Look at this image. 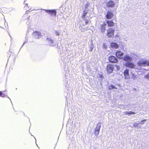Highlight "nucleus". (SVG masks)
<instances>
[{
	"mask_svg": "<svg viewBox=\"0 0 149 149\" xmlns=\"http://www.w3.org/2000/svg\"><path fill=\"white\" fill-rule=\"evenodd\" d=\"M113 16V13L111 10L108 11L105 15L106 18L108 19H111Z\"/></svg>",
	"mask_w": 149,
	"mask_h": 149,
	"instance_id": "nucleus-8",
	"label": "nucleus"
},
{
	"mask_svg": "<svg viewBox=\"0 0 149 149\" xmlns=\"http://www.w3.org/2000/svg\"><path fill=\"white\" fill-rule=\"evenodd\" d=\"M124 53L123 52L118 50L116 52L115 55L118 58L120 59H123Z\"/></svg>",
	"mask_w": 149,
	"mask_h": 149,
	"instance_id": "nucleus-3",
	"label": "nucleus"
},
{
	"mask_svg": "<svg viewBox=\"0 0 149 149\" xmlns=\"http://www.w3.org/2000/svg\"><path fill=\"white\" fill-rule=\"evenodd\" d=\"M146 120H142L141 121V122H143V121H146Z\"/></svg>",
	"mask_w": 149,
	"mask_h": 149,
	"instance_id": "nucleus-26",
	"label": "nucleus"
},
{
	"mask_svg": "<svg viewBox=\"0 0 149 149\" xmlns=\"http://www.w3.org/2000/svg\"><path fill=\"white\" fill-rule=\"evenodd\" d=\"M107 24L105 22H103V24L100 25V29L102 33H104L106 30V26Z\"/></svg>",
	"mask_w": 149,
	"mask_h": 149,
	"instance_id": "nucleus-10",
	"label": "nucleus"
},
{
	"mask_svg": "<svg viewBox=\"0 0 149 149\" xmlns=\"http://www.w3.org/2000/svg\"><path fill=\"white\" fill-rule=\"evenodd\" d=\"M123 59L125 61L127 62L131 61L132 60V58L129 56L128 55H126L123 57Z\"/></svg>",
	"mask_w": 149,
	"mask_h": 149,
	"instance_id": "nucleus-14",
	"label": "nucleus"
},
{
	"mask_svg": "<svg viewBox=\"0 0 149 149\" xmlns=\"http://www.w3.org/2000/svg\"><path fill=\"white\" fill-rule=\"evenodd\" d=\"M113 69L114 67L113 65L109 64L107 65L106 70L108 73H112Z\"/></svg>",
	"mask_w": 149,
	"mask_h": 149,
	"instance_id": "nucleus-7",
	"label": "nucleus"
},
{
	"mask_svg": "<svg viewBox=\"0 0 149 149\" xmlns=\"http://www.w3.org/2000/svg\"><path fill=\"white\" fill-rule=\"evenodd\" d=\"M106 22L109 27H113L116 25L112 19L108 20L106 21Z\"/></svg>",
	"mask_w": 149,
	"mask_h": 149,
	"instance_id": "nucleus-9",
	"label": "nucleus"
},
{
	"mask_svg": "<svg viewBox=\"0 0 149 149\" xmlns=\"http://www.w3.org/2000/svg\"><path fill=\"white\" fill-rule=\"evenodd\" d=\"M111 46L112 47H114L115 48H118V45L116 43L112 42L111 44Z\"/></svg>",
	"mask_w": 149,
	"mask_h": 149,
	"instance_id": "nucleus-17",
	"label": "nucleus"
},
{
	"mask_svg": "<svg viewBox=\"0 0 149 149\" xmlns=\"http://www.w3.org/2000/svg\"><path fill=\"white\" fill-rule=\"evenodd\" d=\"M145 78L149 79V73L146 74L144 77Z\"/></svg>",
	"mask_w": 149,
	"mask_h": 149,
	"instance_id": "nucleus-23",
	"label": "nucleus"
},
{
	"mask_svg": "<svg viewBox=\"0 0 149 149\" xmlns=\"http://www.w3.org/2000/svg\"><path fill=\"white\" fill-rule=\"evenodd\" d=\"M125 114L126 115H130L132 114H135V113L134 112H132L131 111H129V112H125Z\"/></svg>",
	"mask_w": 149,
	"mask_h": 149,
	"instance_id": "nucleus-20",
	"label": "nucleus"
},
{
	"mask_svg": "<svg viewBox=\"0 0 149 149\" xmlns=\"http://www.w3.org/2000/svg\"><path fill=\"white\" fill-rule=\"evenodd\" d=\"M125 65L126 67L131 69L134 68L135 66L133 63L131 62L126 63L125 64Z\"/></svg>",
	"mask_w": 149,
	"mask_h": 149,
	"instance_id": "nucleus-12",
	"label": "nucleus"
},
{
	"mask_svg": "<svg viewBox=\"0 0 149 149\" xmlns=\"http://www.w3.org/2000/svg\"><path fill=\"white\" fill-rule=\"evenodd\" d=\"M137 64L141 66H149V61L147 60H141L138 62Z\"/></svg>",
	"mask_w": 149,
	"mask_h": 149,
	"instance_id": "nucleus-1",
	"label": "nucleus"
},
{
	"mask_svg": "<svg viewBox=\"0 0 149 149\" xmlns=\"http://www.w3.org/2000/svg\"><path fill=\"white\" fill-rule=\"evenodd\" d=\"M115 5V2L111 0H109L106 3V5L108 8H113Z\"/></svg>",
	"mask_w": 149,
	"mask_h": 149,
	"instance_id": "nucleus-4",
	"label": "nucleus"
},
{
	"mask_svg": "<svg viewBox=\"0 0 149 149\" xmlns=\"http://www.w3.org/2000/svg\"><path fill=\"white\" fill-rule=\"evenodd\" d=\"M46 41L48 45L50 46H54V41L50 38H46Z\"/></svg>",
	"mask_w": 149,
	"mask_h": 149,
	"instance_id": "nucleus-13",
	"label": "nucleus"
},
{
	"mask_svg": "<svg viewBox=\"0 0 149 149\" xmlns=\"http://www.w3.org/2000/svg\"><path fill=\"white\" fill-rule=\"evenodd\" d=\"M32 34L33 36L35 38L37 39H38L41 37V35L40 32L38 31H34L33 33Z\"/></svg>",
	"mask_w": 149,
	"mask_h": 149,
	"instance_id": "nucleus-6",
	"label": "nucleus"
},
{
	"mask_svg": "<svg viewBox=\"0 0 149 149\" xmlns=\"http://www.w3.org/2000/svg\"><path fill=\"white\" fill-rule=\"evenodd\" d=\"M115 30L111 28H109L107 31V35L109 38H111L114 35Z\"/></svg>",
	"mask_w": 149,
	"mask_h": 149,
	"instance_id": "nucleus-2",
	"label": "nucleus"
},
{
	"mask_svg": "<svg viewBox=\"0 0 149 149\" xmlns=\"http://www.w3.org/2000/svg\"><path fill=\"white\" fill-rule=\"evenodd\" d=\"M108 59L110 62L113 63H116L118 61L117 58L115 56H109L108 58Z\"/></svg>",
	"mask_w": 149,
	"mask_h": 149,
	"instance_id": "nucleus-5",
	"label": "nucleus"
},
{
	"mask_svg": "<svg viewBox=\"0 0 149 149\" xmlns=\"http://www.w3.org/2000/svg\"><path fill=\"white\" fill-rule=\"evenodd\" d=\"M101 123H98L97 125V126L95 128V130L100 131V128L101 127Z\"/></svg>",
	"mask_w": 149,
	"mask_h": 149,
	"instance_id": "nucleus-18",
	"label": "nucleus"
},
{
	"mask_svg": "<svg viewBox=\"0 0 149 149\" xmlns=\"http://www.w3.org/2000/svg\"><path fill=\"white\" fill-rule=\"evenodd\" d=\"M57 35H59V34H57Z\"/></svg>",
	"mask_w": 149,
	"mask_h": 149,
	"instance_id": "nucleus-27",
	"label": "nucleus"
},
{
	"mask_svg": "<svg viewBox=\"0 0 149 149\" xmlns=\"http://www.w3.org/2000/svg\"><path fill=\"white\" fill-rule=\"evenodd\" d=\"M123 74L125 79H128L129 77V70L127 69H125L123 72Z\"/></svg>",
	"mask_w": 149,
	"mask_h": 149,
	"instance_id": "nucleus-16",
	"label": "nucleus"
},
{
	"mask_svg": "<svg viewBox=\"0 0 149 149\" xmlns=\"http://www.w3.org/2000/svg\"><path fill=\"white\" fill-rule=\"evenodd\" d=\"M88 7V4H86V6H85V8H87Z\"/></svg>",
	"mask_w": 149,
	"mask_h": 149,
	"instance_id": "nucleus-25",
	"label": "nucleus"
},
{
	"mask_svg": "<svg viewBox=\"0 0 149 149\" xmlns=\"http://www.w3.org/2000/svg\"><path fill=\"white\" fill-rule=\"evenodd\" d=\"M85 25L87 24L88 23V20H86L85 21Z\"/></svg>",
	"mask_w": 149,
	"mask_h": 149,
	"instance_id": "nucleus-24",
	"label": "nucleus"
},
{
	"mask_svg": "<svg viewBox=\"0 0 149 149\" xmlns=\"http://www.w3.org/2000/svg\"><path fill=\"white\" fill-rule=\"evenodd\" d=\"M45 11L52 16L55 17L56 15V12L55 10H46Z\"/></svg>",
	"mask_w": 149,
	"mask_h": 149,
	"instance_id": "nucleus-11",
	"label": "nucleus"
},
{
	"mask_svg": "<svg viewBox=\"0 0 149 149\" xmlns=\"http://www.w3.org/2000/svg\"><path fill=\"white\" fill-rule=\"evenodd\" d=\"M113 89H117V88L115 87V86L113 85H110L109 87V90H111Z\"/></svg>",
	"mask_w": 149,
	"mask_h": 149,
	"instance_id": "nucleus-19",
	"label": "nucleus"
},
{
	"mask_svg": "<svg viewBox=\"0 0 149 149\" xmlns=\"http://www.w3.org/2000/svg\"><path fill=\"white\" fill-rule=\"evenodd\" d=\"M100 131L95 130L94 133L96 136H97L99 133Z\"/></svg>",
	"mask_w": 149,
	"mask_h": 149,
	"instance_id": "nucleus-22",
	"label": "nucleus"
},
{
	"mask_svg": "<svg viewBox=\"0 0 149 149\" xmlns=\"http://www.w3.org/2000/svg\"><path fill=\"white\" fill-rule=\"evenodd\" d=\"M7 91L6 90L2 91H0V97H6L8 95Z\"/></svg>",
	"mask_w": 149,
	"mask_h": 149,
	"instance_id": "nucleus-15",
	"label": "nucleus"
},
{
	"mask_svg": "<svg viewBox=\"0 0 149 149\" xmlns=\"http://www.w3.org/2000/svg\"><path fill=\"white\" fill-rule=\"evenodd\" d=\"M87 12H86L85 10H84L82 15V18H84L86 15H87Z\"/></svg>",
	"mask_w": 149,
	"mask_h": 149,
	"instance_id": "nucleus-21",
	"label": "nucleus"
}]
</instances>
